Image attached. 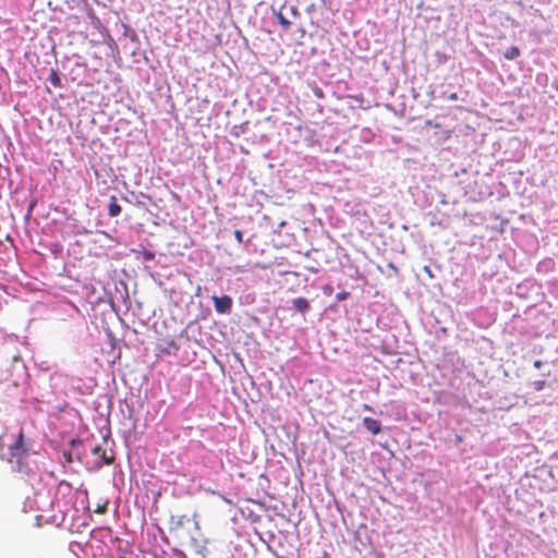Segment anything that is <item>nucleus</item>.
<instances>
[{
    "mask_svg": "<svg viewBox=\"0 0 558 558\" xmlns=\"http://www.w3.org/2000/svg\"><path fill=\"white\" fill-rule=\"evenodd\" d=\"M107 439H102V444L96 445L92 448V454L97 459V464H111L114 461V454L112 450L107 449Z\"/></svg>",
    "mask_w": 558,
    "mask_h": 558,
    "instance_id": "1",
    "label": "nucleus"
},
{
    "mask_svg": "<svg viewBox=\"0 0 558 558\" xmlns=\"http://www.w3.org/2000/svg\"><path fill=\"white\" fill-rule=\"evenodd\" d=\"M9 453L10 462H12L13 460L20 462L26 456L27 448L24 445V433L22 428L20 429L14 442L9 447Z\"/></svg>",
    "mask_w": 558,
    "mask_h": 558,
    "instance_id": "2",
    "label": "nucleus"
},
{
    "mask_svg": "<svg viewBox=\"0 0 558 558\" xmlns=\"http://www.w3.org/2000/svg\"><path fill=\"white\" fill-rule=\"evenodd\" d=\"M211 300L214 302L215 310H216L217 313H219V314H228V313L231 312L232 304H233V301H232L231 296H229V295H222V296L214 295L211 298Z\"/></svg>",
    "mask_w": 558,
    "mask_h": 558,
    "instance_id": "3",
    "label": "nucleus"
},
{
    "mask_svg": "<svg viewBox=\"0 0 558 558\" xmlns=\"http://www.w3.org/2000/svg\"><path fill=\"white\" fill-rule=\"evenodd\" d=\"M364 427L369 430L373 435H377L381 432V424L378 420L372 417L363 418Z\"/></svg>",
    "mask_w": 558,
    "mask_h": 558,
    "instance_id": "4",
    "label": "nucleus"
},
{
    "mask_svg": "<svg viewBox=\"0 0 558 558\" xmlns=\"http://www.w3.org/2000/svg\"><path fill=\"white\" fill-rule=\"evenodd\" d=\"M292 305L296 312L302 313V314L306 313L311 308L310 302L305 298L293 299Z\"/></svg>",
    "mask_w": 558,
    "mask_h": 558,
    "instance_id": "5",
    "label": "nucleus"
},
{
    "mask_svg": "<svg viewBox=\"0 0 558 558\" xmlns=\"http://www.w3.org/2000/svg\"><path fill=\"white\" fill-rule=\"evenodd\" d=\"M122 208L118 204L117 198L114 196L111 197V202L108 207V214L110 217H117L120 215Z\"/></svg>",
    "mask_w": 558,
    "mask_h": 558,
    "instance_id": "6",
    "label": "nucleus"
},
{
    "mask_svg": "<svg viewBox=\"0 0 558 558\" xmlns=\"http://www.w3.org/2000/svg\"><path fill=\"white\" fill-rule=\"evenodd\" d=\"M520 56V49L517 47V46H511L510 48L507 49V51L505 52V58L507 60H514L515 58H518Z\"/></svg>",
    "mask_w": 558,
    "mask_h": 558,
    "instance_id": "7",
    "label": "nucleus"
},
{
    "mask_svg": "<svg viewBox=\"0 0 558 558\" xmlns=\"http://www.w3.org/2000/svg\"><path fill=\"white\" fill-rule=\"evenodd\" d=\"M276 16L282 28L288 29L291 26V22L280 11L276 13Z\"/></svg>",
    "mask_w": 558,
    "mask_h": 558,
    "instance_id": "8",
    "label": "nucleus"
},
{
    "mask_svg": "<svg viewBox=\"0 0 558 558\" xmlns=\"http://www.w3.org/2000/svg\"><path fill=\"white\" fill-rule=\"evenodd\" d=\"M49 81H50V83L54 87H60L61 86V78H60L58 72L54 71V70L51 71L50 76H49Z\"/></svg>",
    "mask_w": 558,
    "mask_h": 558,
    "instance_id": "9",
    "label": "nucleus"
},
{
    "mask_svg": "<svg viewBox=\"0 0 558 558\" xmlns=\"http://www.w3.org/2000/svg\"><path fill=\"white\" fill-rule=\"evenodd\" d=\"M546 386V380L545 379H539V380H535L532 383V387L535 391H541L545 388Z\"/></svg>",
    "mask_w": 558,
    "mask_h": 558,
    "instance_id": "10",
    "label": "nucleus"
},
{
    "mask_svg": "<svg viewBox=\"0 0 558 558\" xmlns=\"http://www.w3.org/2000/svg\"><path fill=\"white\" fill-rule=\"evenodd\" d=\"M349 295H350L349 292L341 291V292L337 293L336 300L339 301V302L340 301H344V300H347L349 298Z\"/></svg>",
    "mask_w": 558,
    "mask_h": 558,
    "instance_id": "11",
    "label": "nucleus"
},
{
    "mask_svg": "<svg viewBox=\"0 0 558 558\" xmlns=\"http://www.w3.org/2000/svg\"><path fill=\"white\" fill-rule=\"evenodd\" d=\"M143 257L145 260H153L155 258V253L151 251H143Z\"/></svg>",
    "mask_w": 558,
    "mask_h": 558,
    "instance_id": "12",
    "label": "nucleus"
},
{
    "mask_svg": "<svg viewBox=\"0 0 558 558\" xmlns=\"http://www.w3.org/2000/svg\"><path fill=\"white\" fill-rule=\"evenodd\" d=\"M107 506H108V502L98 505L97 508L95 509V512L101 513V514L105 513L107 511Z\"/></svg>",
    "mask_w": 558,
    "mask_h": 558,
    "instance_id": "13",
    "label": "nucleus"
},
{
    "mask_svg": "<svg viewBox=\"0 0 558 558\" xmlns=\"http://www.w3.org/2000/svg\"><path fill=\"white\" fill-rule=\"evenodd\" d=\"M234 236L239 243H243V232L241 230H235Z\"/></svg>",
    "mask_w": 558,
    "mask_h": 558,
    "instance_id": "14",
    "label": "nucleus"
},
{
    "mask_svg": "<svg viewBox=\"0 0 558 558\" xmlns=\"http://www.w3.org/2000/svg\"><path fill=\"white\" fill-rule=\"evenodd\" d=\"M323 291L326 295H330L333 291L332 287L330 284H326L324 288H323Z\"/></svg>",
    "mask_w": 558,
    "mask_h": 558,
    "instance_id": "15",
    "label": "nucleus"
},
{
    "mask_svg": "<svg viewBox=\"0 0 558 558\" xmlns=\"http://www.w3.org/2000/svg\"><path fill=\"white\" fill-rule=\"evenodd\" d=\"M542 365H543V361H541V360H536V361H534V363H533V366H534L535 368H541V367H542Z\"/></svg>",
    "mask_w": 558,
    "mask_h": 558,
    "instance_id": "16",
    "label": "nucleus"
},
{
    "mask_svg": "<svg viewBox=\"0 0 558 558\" xmlns=\"http://www.w3.org/2000/svg\"><path fill=\"white\" fill-rule=\"evenodd\" d=\"M315 94H316V96H318L320 98L324 96L322 89H319V88L315 92Z\"/></svg>",
    "mask_w": 558,
    "mask_h": 558,
    "instance_id": "17",
    "label": "nucleus"
},
{
    "mask_svg": "<svg viewBox=\"0 0 558 558\" xmlns=\"http://www.w3.org/2000/svg\"><path fill=\"white\" fill-rule=\"evenodd\" d=\"M449 98L456 100L458 97L457 94H452Z\"/></svg>",
    "mask_w": 558,
    "mask_h": 558,
    "instance_id": "18",
    "label": "nucleus"
},
{
    "mask_svg": "<svg viewBox=\"0 0 558 558\" xmlns=\"http://www.w3.org/2000/svg\"><path fill=\"white\" fill-rule=\"evenodd\" d=\"M364 409H365V410H371V407H369V405H367V404H365V405H364Z\"/></svg>",
    "mask_w": 558,
    "mask_h": 558,
    "instance_id": "19",
    "label": "nucleus"
}]
</instances>
